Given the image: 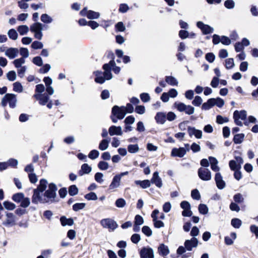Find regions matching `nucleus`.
<instances>
[{
    "label": "nucleus",
    "instance_id": "11",
    "mask_svg": "<svg viewBox=\"0 0 258 258\" xmlns=\"http://www.w3.org/2000/svg\"><path fill=\"white\" fill-rule=\"evenodd\" d=\"M197 26L201 30L204 35L211 34L214 32V28L210 26L205 24L202 21H199L197 23Z\"/></svg>",
    "mask_w": 258,
    "mask_h": 258
},
{
    "label": "nucleus",
    "instance_id": "28",
    "mask_svg": "<svg viewBox=\"0 0 258 258\" xmlns=\"http://www.w3.org/2000/svg\"><path fill=\"white\" fill-rule=\"evenodd\" d=\"M42 24L39 22H36L33 23L30 26V30L31 32L35 33L40 30H42Z\"/></svg>",
    "mask_w": 258,
    "mask_h": 258
},
{
    "label": "nucleus",
    "instance_id": "56",
    "mask_svg": "<svg viewBox=\"0 0 258 258\" xmlns=\"http://www.w3.org/2000/svg\"><path fill=\"white\" fill-rule=\"evenodd\" d=\"M126 202L122 198L117 199L115 202V206L118 208H123L125 206Z\"/></svg>",
    "mask_w": 258,
    "mask_h": 258
},
{
    "label": "nucleus",
    "instance_id": "2",
    "mask_svg": "<svg viewBox=\"0 0 258 258\" xmlns=\"http://www.w3.org/2000/svg\"><path fill=\"white\" fill-rule=\"evenodd\" d=\"M48 186V189L42 194L44 197H42V199L45 200L44 202L39 201V203L41 204L52 203L55 202V198L56 197V192L57 189L56 185L54 183H50Z\"/></svg>",
    "mask_w": 258,
    "mask_h": 258
},
{
    "label": "nucleus",
    "instance_id": "40",
    "mask_svg": "<svg viewBox=\"0 0 258 258\" xmlns=\"http://www.w3.org/2000/svg\"><path fill=\"white\" fill-rule=\"evenodd\" d=\"M8 35L10 39L14 40H16L18 38V33L14 29L9 30L8 32Z\"/></svg>",
    "mask_w": 258,
    "mask_h": 258
},
{
    "label": "nucleus",
    "instance_id": "26",
    "mask_svg": "<svg viewBox=\"0 0 258 258\" xmlns=\"http://www.w3.org/2000/svg\"><path fill=\"white\" fill-rule=\"evenodd\" d=\"M60 221L61 225L63 226H65L66 225L72 226L74 224L73 219L71 218H67L64 216H61L60 217Z\"/></svg>",
    "mask_w": 258,
    "mask_h": 258
},
{
    "label": "nucleus",
    "instance_id": "9",
    "mask_svg": "<svg viewBox=\"0 0 258 258\" xmlns=\"http://www.w3.org/2000/svg\"><path fill=\"white\" fill-rule=\"evenodd\" d=\"M115 62L113 60H110L108 63H105L103 66L104 70L103 73L105 80H109L112 78V75L111 73V66H114Z\"/></svg>",
    "mask_w": 258,
    "mask_h": 258
},
{
    "label": "nucleus",
    "instance_id": "64",
    "mask_svg": "<svg viewBox=\"0 0 258 258\" xmlns=\"http://www.w3.org/2000/svg\"><path fill=\"white\" fill-rule=\"evenodd\" d=\"M45 90V87L42 84H38L35 87V94H42Z\"/></svg>",
    "mask_w": 258,
    "mask_h": 258
},
{
    "label": "nucleus",
    "instance_id": "25",
    "mask_svg": "<svg viewBox=\"0 0 258 258\" xmlns=\"http://www.w3.org/2000/svg\"><path fill=\"white\" fill-rule=\"evenodd\" d=\"M210 100L211 101L213 106L216 105L219 108L222 107L224 105V101L221 98H211Z\"/></svg>",
    "mask_w": 258,
    "mask_h": 258
},
{
    "label": "nucleus",
    "instance_id": "31",
    "mask_svg": "<svg viewBox=\"0 0 258 258\" xmlns=\"http://www.w3.org/2000/svg\"><path fill=\"white\" fill-rule=\"evenodd\" d=\"M165 81L167 83L171 86H177L178 81L172 76H166L165 78Z\"/></svg>",
    "mask_w": 258,
    "mask_h": 258
},
{
    "label": "nucleus",
    "instance_id": "32",
    "mask_svg": "<svg viewBox=\"0 0 258 258\" xmlns=\"http://www.w3.org/2000/svg\"><path fill=\"white\" fill-rule=\"evenodd\" d=\"M24 195L22 192H18L12 196V199L16 203H20L24 198Z\"/></svg>",
    "mask_w": 258,
    "mask_h": 258
},
{
    "label": "nucleus",
    "instance_id": "55",
    "mask_svg": "<svg viewBox=\"0 0 258 258\" xmlns=\"http://www.w3.org/2000/svg\"><path fill=\"white\" fill-rule=\"evenodd\" d=\"M25 62V59L24 58L21 57L18 59L14 60L13 63L15 67L17 68H19L21 67L22 64Z\"/></svg>",
    "mask_w": 258,
    "mask_h": 258
},
{
    "label": "nucleus",
    "instance_id": "49",
    "mask_svg": "<svg viewBox=\"0 0 258 258\" xmlns=\"http://www.w3.org/2000/svg\"><path fill=\"white\" fill-rule=\"evenodd\" d=\"M235 2L233 0H226L224 2V6L228 9H232L235 7Z\"/></svg>",
    "mask_w": 258,
    "mask_h": 258
},
{
    "label": "nucleus",
    "instance_id": "50",
    "mask_svg": "<svg viewBox=\"0 0 258 258\" xmlns=\"http://www.w3.org/2000/svg\"><path fill=\"white\" fill-rule=\"evenodd\" d=\"M199 212L203 215L207 214L208 212V208L205 204H200L199 206Z\"/></svg>",
    "mask_w": 258,
    "mask_h": 258
},
{
    "label": "nucleus",
    "instance_id": "18",
    "mask_svg": "<svg viewBox=\"0 0 258 258\" xmlns=\"http://www.w3.org/2000/svg\"><path fill=\"white\" fill-rule=\"evenodd\" d=\"M215 180L217 187L219 189H223L226 185L225 181L223 179V177L220 172H217L215 174Z\"/></svg>",
    "mask_w": 258,
    "mask_h": 258
},
{
    "label": "nucleus",
    "instance_id": "62",
    "mask_svg": "<svg viewBox=\"0 0 258 258\" xmlns=\"http://www.w3.org/2000/svg\"><path fill=\"white\" fill-rule=\"evenodd\" d=\"M32 62L37 66L40 67L43 64L42 59L40 56H37L33 58Z\"/></svg>",
    "mask_w": 258,
    "mask_h": 258
},
{
    "label": "nucleus",
    "instance_id": "60",
    "mask_svg": "<svg viewBox=\"0 0 258 258\" xmlns=\"http://www.w3.org/2000/svg\"><path fill=\"white\" fill-rule=\"evenodd\" d=\"M30 204V202L29 198H28L27 197L25 198L24 197V198L21 202L20 206L23 208H25L28 207L29 206Z\"/></svg>",
    "mask_w": 258,
    "mask_h": 258
},
{
    "label": "nucleus",
    "instance_id": "22",
    "mask_svg": "<svg viewBox=\"0 0 258 258\" xmlns=\"http://www.w3.org/2000/svg\"><path fill=\"white\" fill-rule=\"evenodd\" d=\"M209 160L211 164V169L215 172H219L220 168L218 166V161L217 159L213 157H209Z\"/></svg>",
    "mask_w": 258,
    "mask_h": 258
},
{
    "label": "nucleus",
    "instance_id": "6",
    "mask_svg": "<svg viewBox=\"0 0 258 258\" xmlns=\"http://www.w3.org/2000/svg\"><path fill=\"white\" fill-rule=\"evenodd\" d=\"M100 224L103 228L108 229L110 231H114L118 227L117 223L110 218L102 219Z\"/></svg>",
    "mask_w": 258,
    "mask_h": 258
},
{
    "label": "nucleus",
    "instance_id": "20",
    "mask_svg": "<svg viewBox=\"0 0 258 258\" xmlns=\"http://www.w3.org/2000/svg\"><path fill=\"white\" fill-rule=\"evenodd\" d=\"M121 179L120 177L115 175L112 180L111 183L109 186V189L110 190H114L118 187H119L120 185Z\"/></svg>",
    "mask_w": 258,
    "mask_h": 258
},
{
    "label": "nucleus",
    "instance_id": "23",
    "mask_svg": "<svg viewBox=\"0 0 258 258\" xmlns=\"http://www.w3.org/2000/svg\"><path fill=\"white\" fill-rule=\"evenodd\" d=\"M158 251L160 255L165 256L169 253V249L167 246L162 243L158 248Z\"/></svg>",
    "mask_w": 258,
    "mask_h": 258
},
{
    "label": "nucleus",
    "instance_id": "17",
    "mask_svg": "<svg viewBox=\"0 0 258 258\" xmlns=\"http://www.w3.org/2000/svg\"><path fill=\"white\" fill-rule=\"evenodd\" d=\"M150 181L151 183L155 184L159 188H161L163 185L162 179L160 177L158 171H156L153 173Z\"/></svg>",
    "mask_w": 258,
    "mask_h": 258
},
{
    "label": "nucleus",
    "instance_id": "5",
    "mask_svg": "<svg viewBox=\"0 0 258 258\" xmlns=\"http://www.w3.org/2000/svg\"><path fill=\"white\" fill-rule=\"evenodd\" d=\"M247 113L244 110L240 111L236 110L233 113V118L236 125L242 126L243 123L241 120H245L246 118Z\"/></svg>",
    "mask_w": 258,
    "mask_h": 258
},
{
    "label": "nucleus",
    "instance_id": "52",
    "mask_svg": "<svg viewBox=\"0 0 258 258\" xmlns=\"http://www.w3.org/2000/svg\"><path fill=\"white\" fill-rule=\"evenodd\" d=\"M140 97L142 102L144 103L149 102L151 99L149 94L147 93H141Z\"/></svg>",
    "mask_w": 258,
    "mask_h": 258
},
{
    "label": "nucleus",
    "instance_id": "4",
    "mask_svg": "<svg viewBox=\"0 0 258 258\" xmlns=\"http://www.w3.org/2000/svg\"><path fill=\"white\" fill-rule=\"evenodd\" d=\"M174 106L179 112H184L187 115H191L195 112V108L190 105H187L183 103L175 102Z\"/></svg>",
    "mask_w": 258,
    "mask_h": 258
},
{
    "label": "nucleus",
    "instance_id": "44",
    "mask_svg": "<svg viewBox=\"0 0 258 258\" xmlns=\"http://www.w3.org/2000/svg\"><path fill=\"white\" fill-rule=\"evenodd\" d=\"M242 222L238 218H234L231 220V225L235 228H239L241 226Z\"/></svg>",
    "mask_w": 258,
    "mask_h": 258
},
{
    "label": "nucleus",
    "instance_id": "21",
    "mask_svg": "<svg viewBox=\"0 0 258 258\" xmlns=\"http://www.w3.org/2000/svg\"><path fill=\"white\" fill-rule=\"evenodd\" d=\"M7 217V220L4 222L3 224L5 226H13L15 225V216L12 213H7L6 214Z\"/></svg>",
    "mask_w": 258,
    "mask_h": 258
},
{
    "label": "nucleus",
    "instance_id": "53",
    "mask_svg": "<svg viewBox=\"0 0 258 258\" xmlns=\"http://www.w3.org/2000/svg\"><path fill=\"white\" fill-rule=\"evenodd\" d=\"M13 90L18 92H21L23 90V87L21 84L19 82H16L13 84Z\"/></svg>",
    "mask_w": 258,
    "mask_h": 258
},
{
    "label": "nucleus",
    "instance_id": "59",
    "mask_svg": "<svg viewBox=\"0 0 258 258\" xmlns=\"http://www.w3.org/2000/svg\"><path fill=\"white\" fill-rule=\"evenodd\" d=\"M191 196L194 200H199L201 199L200 192L197 189H194L191 191Z\"/></svg>",
    "mask_w": 258,
    "mask_h": 258
},
{
    "label": "nucleus",
    "instance_id": "15",
    "mask_svg": "<svg viewBox=\"0 0 258 258\" xmlns=\"http://www.w3.org/2000/svg\"><path fill=\"white\" fill-rule=\"evenodd\" d=\"M82 15L86 16L89 19H96L100 16L99 13L91 10L87 11L85 8L82 11Z\"/></svg>",
    "mask_w": 258,
    "mask_h": 258
},
{
    "label": "nucleus",
    "instance_id": "35",
    "mask_svg": "<svg viewBox=\"0 0 258 258\" xmlns=\"http://www.w3.org/2000/svg\"><path fill=\"white\" fill-rule=\"evenodd\" d=\"M109 141L106 139L102 140L99 145V149L101 151H104L108 148Z\"/></svg>",
    "mask_w": 258,
    "mask_h": 258
},
{
    "label": "nucleus",
    "instance_id": "46",
    "mask_svg": "<svg viewBox=\"0 0 258 258\" xmlns=\"http://www.w3.org/2000/svg\"><path fill=\"white\" fill-rule=\"evenodd\" d=\"M99 152L97 150H93L88 154V157L92 159L95 160L99 157Z\"/></svg>",
    "mask_w": 258,
    "mask_h": 258
},
{
    "label": "nucleus",
    "instance_id": "24",
    "mask_svg": "<svg viewBox=\"0 0 258 258\" xmlns=\"http://www.w3.org/2000/svg\"><path fill=\"white\" fill-rule=\"evenodd\" d=\"M18 53V49L16 48H9L6 51V55L10 58H14Z\"/></svg>",
    "mask_w": 258,
    "mask_h": 258
},
{
    "label": "nucleus",
    "instance_id": "47",
    "mask_svg": "<svg viewBox=\"0 0 258 258\" xmlns=\"http://www.w3.org/2000/svg\"><path fill=\"white\" fill-rule=\"evenodd\" d=\"M41 21L45 23H50L52 22V18L46 14H43L41 16Z\"/></svg>",
    "mask_w": 258,
    "mask_h": 258
},
{
    "label": "nucleus",
    "instance_id": "58",
    "mask_svg": "<svg viewBox=\"0 0 258 258\" xmlns=\"http://www.w3.org/2000/svg\"><path fill=\"white\" fill-rule=\"evenodd\" d=\"M98 167L101 170H106L108 168L109 165L105 161H100L98 164Z\"/></svg>",
    "mask_w": 258,
    "mask_h": 258
},
{
    "label": "nucleus",
    "instance_id": "51",
    "mask_svg": "<svg viewBox=\"0 0 258 258\" xmlns=\"http://www.w3.org/2000/svg\"><path fill=\"white\" fill-rule=\"evenodd\" d=\"M229 121L228 118L226 117H223L221 115H217L216 117V122L218 124H223Z\"/></svg>",
    "mask_w": 258,
    "mask_h": 258
},
{
    "label": "nucleus",
    "instance_id": "3",
    "mask_svg": "<svg viewBox=\"0 0 258 258\" xmlns=\"http://www.w3.org/2000/svg\"><path fill=\"white\" fill-rule=\"evenodd\" d=\"M16 95L11 93H7L3 98L1 105L3 107H5L7 106V103H9L10 107L12 108H14L16 106Z\"/></svg>",
    "mask_w": 258,
    "mask_h": 258
},
{
    "label": "nucleus",
    "instance_id": "33",
    "mask_svg": "<svg viewBox=\"0 0 258 258\" xmlns=\"http://www.w3.org/2000/svg\"><path fill=\"white\" fill-rule=\"evenodd\" d=\"M82 24H83V25L87 24L93 30L96 29L99 26V24L95 21H89V22H87L86 20H83L82 19Z\"/></svg>",
    "mask_w": 258,
    "mask_h": 258
},
{
    "label": "nucleus",
    "instance_id": "43",
    "mask_svg": "<svg viewBox=\"0 0 258 258\" xmlns=\"http://www.w3.org/2000/svg\"><path fill=\"white\" fill-rule=\"evenodd\" d=\"M127 150L131 153H136L139 151V148L137 144L129 145L127 147Z\"/></svg>",
    "mask_w": 258,
    "mask_h": 258
},
{
    "label": "nucleus",
    "instance_id": "7",
    "mask_svg": "<svg viewBox=\"0 0 258 258\" xmlns=\"http://www.w3.org/2000/svg\"><path fill=\"white\" fill-rule=\"evenodd\" d=\"M198 173L199 177L202 180L209 181L212 178L211 172L207 168H200L198 170Z\"/></svg>",
    "mask_w": 258,
    "mask_h": 258
},
{
    "label": "nucleus",
    "instance_id": "13",
    "mask_svg": "<svg viewBox=\"0 0 258 258\" xmlns=\"http://www.w3.org/2000/svg\"><path fill=\"white\" fill-rule=\"evenodd\" d=\"M33 97L38 100L39 104L41 105H46L49 100V97L46 93L35 94L33 95Z\"/></svg>",
    "mask_w": 258,
    "mask_h": 258
},
{
    "label": "nucleus",
    "instance_id": "30",
    "mask_svg": "<svg viewBox=\"0 0 258 258\" xmlns=\"http://www.w3.org/2000/svg\"><path fill=\"white\" fill-rule=\"evenodd\" d=\"M95 73L96 75L95 82L97 83L103 84L105 80L103 73L100 71H96Z\"/></svg>",
    "mask_w": 258,
    "mask_h": 258
},
{
    "label": "nucleus",
    "instance_id": "8",
    "mask_svg": "<svg viewBox=\"0 0 258 258\" xmlns=\"http://www.w3.org/2000/svg\"><path fill=\"white\" fill-rule=\"evenodd\" d=\"M111 113L112 115L115 116L118 119H123L126 114L124 109V106L119 107L117 105L112 107Z\"/></svg>",
    "mask_w": 258,
    "mask_h": 258
},
{
    "label": "nucleus",
    "instance_id": "41",
    "mask_svg": "<svg viewBox=\"0 0 258 258\" xmlns=\"http://www.w3.org/2000/svg\"><path fill=\"white\" fill-rule=\"evenodd\" d=\"M3 205H4V207L7 210H13L16 208L15 204H14V203H12L11 202H9L8 201H5L3 203Z\"/></svg>",
    "mask_w": 258,
    "mask_h": 258
},
{
    "label": "nucleus",
    "instance_id": "19",
    "mask_svg": "<svg viewBox=\"0 0 258 258\" xmlns=\"http://www.w3.org/2000/svg\"><path fill=\"white\" fill-rule=\"evenodd\" d=\"M108 133L111 136H113L114 135L121 136L123 133L121 126L112 125L108 129Z\"/></svg>",
    "mask_w": 258,
    "mask_h": 258
},
{
    "label": "nucleus",
    "instance_id": "27",
    "mask_svg": "<svg viewBox=\"0 0 258 258\" xmlns=\"http://www.w3.org/2000/svg\"><path fill=\"white\" fill-rule=\"evenodd\" d=\"M156 121L160 124H164L166 121V114L163 112H158L155 116Z\"/></svg>",
    "mask_w": 258,
    "mask_h": 258
},
{
    "label": "nucleus",
    "instance_id": "39",
    "mask_svg": "<svg viewBox=\"0 0 258 258\" xmlns=\"http://www.w3.org/2000/svg\"><path fill=\"white\" fill-rule=\"evenodd\" d=\"M92 171V167L88 164L85 163L82 165V175L83 174H89Z\"/></svg>",
    "mask_w": 258,
    "mask_h": 258
},
{
    "label": "nucleus",
    "instance_id": "54",
    "mask_svg": "<svg viewBox=\"0 0 258 258\" xmlns=\"http://www.w3.org/2000/svg\"><path fill=\"white\" fill-rule=\"evenodd\" d=\"M7 77L9 81H14L16 79V74L14 71H11L7 73Z\"/></svg>",
    "mask_w": 258,
    "mask_h": 258
},
{
    "label": "nucleus",
    "instance_id": "36",
    "mask_svg": "<svg viewBox=\"0 0 258 258\" xmlns=\"http://www.w3.org/2000/svg\"><path fill=\"white\" fill-rule=\"evenodd\" d=\"M17 30L21 35H24L27 33L29 31V28L26 25H20L18 26Z\"/></svg>",
    "mask_w": 258,
    "mask_h": 258
},
{
    "label": "nucleus",
    "instance_id": "45",
    "mask_svg": "<svg viewBox=\"0 0 258 258\" xmlns=\"http://www.w3.org/2000/svg\"><path fill=\"white\" fill-rule=\"evenodd\" d=\"M103 174L101 172H97L94 176L95 180L99 183H102L104 182Z\"/></svg>",
    "mask_w": 258,
    "mask_h": 258
},
{
    "label": "nucleus",
    "instance_id": "1",
    "mask_svg": "<svg viewBox=\"0 0 258 258\" xmlns=\"http://www.w3.org/2000/svg\"><path fill=\"white\" fill-rule=\"evenodd\" d=\"M48 185L46 179L42 178L39 181V184L36 188L33 189V195L32 196V202L34 204H38L39 201L44 202V199H42V193L45 191Z\"/></svg>",
    "mask_w": 258,
    "mask_h": 258
},
{
    "label": "nucleus",
    "instance_id": "42",
    "mask_svg": "<svg viewBox=\"0 0 258 258\" xmlns=\"http://www.w3.org/2000/svg\"><path fill=\"white\" fill-rule=\"evenodd\" d=\"M68 192L71 196H74L78 194V189L76 185H72L69 187Z\"/></svg>",
    "mask_w": 258,
    "mask_h": 258
},
{
    "label": "nucleus",
    "instance_id": "57",
    "mask_svg": "<svg viewBox=\"0 0 258 258\" xmlns=\"http://www.w3.org/2000/svg\"><path fill=\"white\" fill-rule=\"evenodd\" d=\"M203 99L199 96H196L192 101V104L196 106H199L202 103Z\"/></svg>",
    "mask_w": 258,
    "mask_h": 258
},
{
    "label": "nucleus",
    "instance_id": "10",
    "mask_svg": "<svg viewBox=\"0 0 258 258\" xmlns=\"http://www.w3.org/2000/svg\"><path fill=\"white\" fill-rule=\"evenodd\" d=\"M141 258H155L153 249L149 247H143L140 251Z\"/></svg>",
    "mask_w": 258,
    "mask_h": 258
},
{
    "label": "nucleus",
    "instance_id": "48",
    "mask_svg": "<svg viewBox=\"0 0 258 258\" xmlns=\"http://www.w3.org/2000/svg\"><path fill=\"white\" fill-rule=\"evenodd\" d=\"M142 231L145 235H146L148 237L151 236L152 234V231L151 229L147 226H143L142 229Z\"/></svg>",
    "mask_w": 258,
    "mask_h": 258
},
{
    "label": "nucleus",
    "instance_id": "16",
    "mask_svg": "<svg viewBox=\"0 0 258 258\" xmlns=\"http://www.w3.org/2000/svg\"><path fill=\"white\" fill-rule=\"evenodd\" d=\"M186 153V150L183 147L172 149L171 155L173 157H183Z\"/></svg>",
    "mask_w": 258,
    "mask_h": 258
},
{
    "label": "nucleus",
    "instance_id": "61",
    "mask_svg": "<svg viewBox=\"0 0 258 258\" xmlns=\"http://www.w3.org/2000/svg\"><path fill=\"white\" fill-rule=\"evenodd\" d=\"M85 198L87 200H96L97 199V196L95 192H91L85 196Z\"/></svg>",
    "mask_w": 258,
    "mask_h": 258
},
{
    "label": "nucleus",
    "instance_id": "34",
    "mask_svg": "<svg viewBox=\"0 0 258 258\" xmlns=\"http://www.w3.org/2000/svg\"><path fill=\"white\" fill-rule=\"evenodd\" d=\"M244 138V134H236L234 136L233 138V142L236 144H241Z\"/></svg>",
    "mask_w": 258,
    "mask_h": 258
},
{
    "label": "nucleus",
    "instance_id": "63",
    "mask_svg": "<svg viewBox=\"0 0 258 258\" xmlns=\"http://www.w3.org/2000/svg\"><path fill=\"white\" fill-rule=\"evenodd\" d=\"M31 47L34 49H41L43 47V44L41 42L34 41L31 44Z\"/></svg>",
    "mask_w": 258,
    "mask_h": 258
},
{
    "label": "nucleus",
    "instance_id": "14",
    "mask_svg": "<svg viewBox=\"0 0 258 258\" xmlns=\"http://www.w3.org/2000/svg\"><path fill=\"white\" fill-rule=\"evenodd\" d=\"M187 132L190 137L195 136L197 139H200L202 138V131L196 129L195 127L189 126L187 127Z\"/></svg>",
    "mask_w": 258,
    "mask_h": 258
},
{
    "label": "nucleus",
    "instance_id": "38",
    "mask_svg": "<svg viewBox=\"0 0 258 258\" xmlns=\"http://www.w3.org/2000/svg\"><path fill=\"white\" fill-rule=\"evenodd\" d=\"M225 67L227 69H232L235 66L234 59L232 58H227L225 60Z\"/></svg>",
    "mask_w": 258,
    "mask_h": 258
},
{
    "label": "nucleus",
    "instance_id": "12",
    "mask_svg": "<svg viewBox=\"0 0 258 258\" xmlns=\"http://www.w3.org/2000/svg\"><path fill=\"white\" fill-rule=\"evenodd\" d=\"M199 241L196 237H192L190 239L186 240L184 242V246L188 251H191L192 248H196L198 245Z\"/></svg>",
    "mask_w": 258,
    "mask_h": 258
},
{
    "label": "nucleus",
    "instance_id": "37",
    "mask_svg": "<svg viewBox=\"0 0 258 258\" xmlns=\"http://www.w3.org/2000/svg\"><path fill=\"white\" fill-rule=\"evenodd\" d=\"M229 165L231 170L233 171L239 170L241 168V166L234 160L229 161Z\"/></svg>",
    "mask_w": 258,
    "mask_h": 258
},
{
    "label": "nucleus",
    "instance_id": "29",
    "mask_svg": "<svg viewBox=\"0 0 258 258\" xmlns=\"http://www.w3.org/2000/svg\"><path fill=\"white\" fill-rule=\"evenodd\" d=\"M135 182L137 185H140L143 188H146L151 186V181L148 179L142 181L136 180Z\"/></svg>",
    "mask_w": 258,
    "mask_h": 258
}]
</instances>
